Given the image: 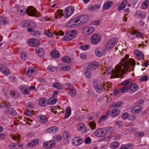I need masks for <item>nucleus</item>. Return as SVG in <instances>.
I'll list each match as a JSON object with an SVG mask.
<instances>
[{"label":"nucleus","mask_w":149,"mask_h":149,"mask_svg":"<svg viewBox=\"0 0 149 149\" xmlns=\"http://www.w3.org/2000/svg\"><path fill=\"white\" fill-rule=\"evenodd\" d=\"M121 65H118L116 66L114 70L112 68L109 67L106 69L105 71H107V74H111L113 78H118L119 77L120 74L123 71L121 68L122 66L127 70V71H130L131 70L130 66H133L135 65V62L134 60H128L126 58L122 59Z\"/></svg>","instance_id":"f257e3e1"},{"label":"nucleus","mask_w":149,"mask_h":149,"mask_svg":"<svg viewBox=\"0 0 149 149\" xmlns=\"http://www.w3.org/2000/svg\"><path fill=\"white\" fill-rule=\"evenodd\" d=\"M113 131L112 127L108 128H99L94 132V135L98 137L104 136L109 138L111 135Z\"/></svg>","instance_id":"f03ea898"},{"label":"nucleus","mask_w":149,"mask_h":149,"mask_svg":"<svg viewBox=\"0 0 149 149\" xmlns=\"http://www.w3.org/2000/svg\"><path fill=\"white\" fill-rule=\"evenodd\" d=\"M17 12L21 15L25 14L26 12L28 15L33 16L36 14L37 11L33 7H30L26 9L23 6H19L17 8Z\"/></svg>","instance_id":"7ed1b4c3"},{"label":"nucleus","mask_w":149,"mask_h":149,"mask_svg":"<svg viewBox=\"0 0 149 149\" xmlns=\"http://www.w3.org/2000/svg\"><path fill=\"white\" fill-rule=\"evenodd\" d=\"M77 31L74 30H70L65 33L63 39L65 41H68L74 39L76 36Z\"/></svg>","instance_id":"20e7f679"},{"label":"nucleus","mask_w":149,"mask_h":149,"mask_svg":"<svg viewBox=\"0 0 149 149\" xmlns=\"http://www.w3.org/2000/svg\"><path fill=\"white\" fill-rule=\"evenodd\" d=\"M117 39L116 38H112L109 40L105 45V49L107 51L111 49L116 45Z\"/></svg>","instance_id":"39448f33"},{"label":"nucleus","mask_w":149,"mask_h":149,"mask_svg":"<svg viewBox=\"0 0 149 149\" xmlns=\"http://www.w3.org/2000/svg\"><path fill=\"white\" fill-rule=\"evenodd\" d=\"M131 79H130L119 83L118 85H125L123 88L120 89L121 93H125L127 92L129 89V86L130 84V81Z\"/></svg>","instance_id":"423d86ee"},{"label":"nucleus","mask_w":149,"mask_h":149,"mask_svg":"<svg viewBox=\"0 0 149 149\" xmlns=\"http://www.w3.org/2000/svg\"><path fill=\"white\" fill-rule=\"evenodd\" d=\"M66 86L68 90V92L70 95L72 97L75 96L77 94L76 91L72 85L70 83L67 82L66 83Z\"/></svg>","instance_id":"0eeeda50"},{"label":"nucleus","mask_w":149,"mask_h":149,"mask_svg":"<svg viewBox=\"0 0 149 149\" xmlns=\"http://www.w3.org/2000/svg\"><path fill=\"white\" fill-rule=\"evenodd\" d=\"M101 37L100 35L97 33H94L92 36L91 38V42L93 44L96 45L100 41Z\"/></svg>","instance_id":"6e6552de"},{"label":"nucleus","mask_w":149,"mask_h":149,"mask_svg":"<svg viewBox=\"0 0 149 149\" xmlns=\"http://www.w3.org/2000/svg\"><path fill=\"white\" fill-rule=\"evenodd\" d=\"M120 112V111L119 109L114 108L111 111L108 110L107 111V114L110 115L111 117H114L119 114Z\"/></svg>","instance_id":"1a4fd4ad"},{"label":"nucleus","mask_w":149,"mask_h":149,"mask_svg":"<svg viewBox=\"0 0 149 149\" xmlns=\"http://www.w3.org/2000/svg\"><path fill=\"white\" fill-rule=\"evenodd\" d=\"M77 22L80 21L79 23L84 24L88 20V17L86 15H80L76 18Z\"/></svg>","instance_id":"9d476101"},{"label":"nucleus","mask_w":149,"mask_h":149,"mask_svg":"<svg viewBox=\"0 0 149 149\" xmlns=\"http://www.w3.org/2000/svg\"><path fill=\"white\" fill-rule=\"evenodd\" d=\"M56 145V143L54 140H51L49 141L44 142L43 143V147L49 149L54 147Z\"/></svg>","instance_id":"9b49d317"},{"label":"nucleus","mask_w":149,"mask_h":149,"mask_svg":"<svg viewBox=\"0 0 149 149\" xmlns=\"http://www.w3.org/2000/svg\"><path fill=\"white\" fill-rule=\"evenodd\" d=\"M19 88L20 91L24 95H28L30 93L28 87L26 85H21Z\"/></svg>","instance_id":"f8f14e48"},{"label":"nucleus","mask_w":149,"mask_h":149,"mask_svg":"<svg viewBox=\"0 0 149 149\" xmlns=\"http://www.w3.org/2000/svg\"><path fill=\"white\" fill-rule=\"evenodd\" d=\"M94 29V27L92 26L84 27L83 29L82 32L84 34L89 35L92 33Z\"/></svg>","instance_id":"ddd939ff"},{"label":"nucleus","mask_w":149,"mask_h":149,"mask_svg":"<svg viewBox=\"0 0 149 149\" xmlns=\"http://www.w3.org/2000/svg\"><path fill=\"white\" fill-rule=\"evenodd\" d=\"M39 41L37 40L30 38L27 40V44L29 46L32 47L37 46L39 44Z\"/></svg>","instance_id":"4468645a"},{"label":"nucleus","mask_w":149,"mask_h":149,"mask_svg":"<svg viewBox=\"0 0 149 149\" xmlns=\"http://www.w3.org/2000/svg\"><path fill=\"white\" fill-rule=\"evenodd\" d=\"M76 23H77L76 19L74 18L66 23V26L69 28H74L77 26V24H75Z\"/></svg>","instance_id":"2eb2a0df"},{"label":"nucleus","mask_w":149,"mask_h":149,"mask_svg":"<svg viewBox=\"0 0 149 149\" xmlns=\"http://www.w3.org/2000/svg\"><path fill=\"white\" fill-rule=\"evenodd\" d=\"M37 73L36 69L33 67H29L28 68L26 75L29 77H30L32 75Z\"/></svg>","instance_id":"dca6fc26"},{"label":"nucleus","mask_w":149,"mask_h":149,"mask_svg":"<svg viewBox=\"0 0 149 149\" xmlns=\"http://www.w3.org/2000/svg\"><path fill=\"white\" fill-rule=\"evenodd\" d=\"M74 11V8L72 6H69L67 7L65 9V13L68 17L70 16L73 13Z\"/></svg>","instance_id":"f3484780"},{"label":"nucleus","mask_w":149,"mask_h":149,"mask_svg":"<svg viewBox=\"0 0 149 149\" xmlns=\"http://www.w3.org/2000/svg\"><path fill=\"white\" fill-rule=\"evenodd\" d=\"M84 141L83 138L76 137L74 138L72 141V143L75 146H79Z\"/></svg>","instance_id":"a211bd4d"},{"label":"nucleus","mask_w":149,"mask_h":149,"mask_svg":"<svg viewBox=\"0 0 149 149\" xmlns=\"http://www.w3.org/2000/svg\"><path fill=\"white\" fill-rule=\"evenodd\" d=\"M142 109V108L141 106L137 105L132 107L130 110L131 112L132 113H138L141 112Z\"/></svg>","instance_id":"6ab92c4d"},{"label":"nucleus","mask_w":149,"mask_h":149,"mask_svg":"<svg viewBox=\"0 0 149 149\" xmlns=\"http://www.w3.org/2000/svg\"><path fill=\"white\" fill-rule=\"evenodd\" d=\"M35 51L39 56L43 57L44 56L45 52L43 48L37 47L36 48Z\"/></svg>","instance_id":"aec40b11"},{"label":"nucleus","mask_w":149,"mask_h":149,"mask_svg":"<svg viewBox=\"0 0 149 149\" xmlns=\"http://www.w3.org/2000/svg\"><path fill=\"white\" fill-rule=\"evenodd\" d=\"M95 54L98 57H100L103 56L105 53V51L103 48H99L95 51Z\"/></svg>","instance_id":"412c9836"},{"label":"nucleus","mask_w":149,"mask_h":149,"mask_svg":"<svg viewBox=\"0 0 149 149\" xmlns=\"http://www.w3.org/2000/svg\"><path fill=\"white\" fill-rule=\"evenodd\" d=\"M134 53L136 55V58L137 59L141 60L144 59L143 54L141 52L138 50H136L134 51Z\"/></svg>","instance_id":"4be33fe9"},{"label":"nucleus","mask_w":149,"mask_h":149,"mask_svg":"<svg viewBox=\"0 0 149 149\" xmlns=\"http://www.w3.org/2000/svg\"><path fill=\"white\" fill-rule=\"evenodd\" d=\"M138 85L135 83L132 84L130 81V84L129 86V90L131 91L134 92L138 89Z\"/></svg>","instance_id":"5701e85b"},{"label":"nucleus","mask_w":149,"mask_h":149,"mask_svg":"<svg viewBox=\"0 0 149 149\" xmlns=\"http://www.w3.org/2000/svg\"><path fill=\"white\" fill-rule=\"evenodd\" d=\"M98 63L97 62H92L87 67V68L88 70H93L96 69L98 66Z\"/></svg>","instance_id":"b1692460"},{"label":"nucleus","mask_w":149,"mask_h":149,"mask_svg":"<svg viewBox=\"0 0 149 149\" xmlns=\"http://www.w3.org/2000/svg\"><path fill=\"white\" fill-rule=\"evenodd\" d=\"M38 119L41 123H46L48 120L47 118L44 115L40 114L37 116Z\"/></svg>","instance_id":"393cba45"},{"label":"nucleus","mask_w":149,"mask_h":149,"mask_svg":"<svg viewBox=\"0 0 149 149\" xmlns=\"http://www.w3.org/2000/svg\"><path fill=\"white\" fill-rule=\"evenodd\" d=\"M0 71H1L2 73L6 75H9L10 74L8 69L1 65H0Z\"/></svg>","instance_id":"a878e982"},{"label":"nucleus","mask_w":149,"mask_h":149,"mask_svg":"<svg viewBox=\"0 0 149 149\" xmlns=\"http://www.w3.org/2000/svg\"><path fill=\"white\" fill-rule=\"evenodd\" d=\"M59 68L62 70L66 71L70 70L71 67L68 65H66L63 63H61L59 65Z\"/></svg>","instance_id":"bb28decb"},{"label":"nucleus","mask_w":149,"mask_h":149,"mask_svg":"<svg viewBox=\"0 0 149 149\" xmlns=\"http://www.w3.org/2000/svg\"><path fill=\"white\" fill-rule=\"evenodd\" d=\"M9 20L5 17L0 16V25H5L8 24Z\"/></svg>","instance_id":"cd10ccee"},{"label":"nucleus","mask_w":149,"mask_h":149,"mask_svg":"<svg viewBox=\"0 0 149 149\" xmlns=\"http://www.w3.org/2000/svg\"><path fill=\"white\" fill-rule=\"evenodd\" d=\"M113 3L111 1H107L104 4L103 8L105 10H107L110 8L113 5Z\"/></svg>","instance_id":"c85d7f7f"},{"label":"nucleus","mask_w":149,"mask_h":149,"mask_svg":"<svg viewBox=\"0 0 149 149\" xmlns=\"http://www.w3.org/2000/svg\"><path fill=\"white\" fill-rule=\"evenodd\" d=\"M77 129L79 131H82L83 133L86 132L85 125L83 123L79 124L77 126Z\"/></svg>","instance_id":"c756f323"},{"label":"nucleus","mask_w":149,"mask_h":149,"mask_svg":"<svg viewBox=\"0 0 149 149\" xmlns=\"http://www.w3.org/2000/svg\"><path fill=\"white\" fill-rule=\"evenodd\" d=\"M48 103V100L46 99L43 98L40 99L38 102L39 104L42 107L47 106Z\"/></svg>","instance_id":"7c9ffc66"},{"label":"nucleus","mask_w":149,"mask_h":149,"mask_svg":"<svg viewBox=\"0 0 149 149\" xmlns=\"http://www.w3.org/2000/svg\"><path fill=\"white\" fill-rule=\"evenodd\" d=\"M61 61L66 63H70L73 61L72 58L68 56L63 57L61 59Z\"/></svg>","instance_id":"2f4dec72"},{"label":"nucleus","mask_w":149,"mask_h":149,"mask_svg":"<svg viewBox=\"0 0 149 149\" xmlns=\"http://www.w3.org/2000/svg\"><path fill=\"white\" fill-rule=\"evenodd\" d=\"M57 130V127L56 126H53L48 128L47 130V132L48 133H55L56 132Z\"/></svg>","instance_id":"473e14b6"},{"label":"nucleus","mask_w":149,"mask_h":149,"mask_svg":"<svg viewBox=\"0 0 149 149\" xmlns=\"http://www.w3.org/2000/svg\"><path fill=\"white\" fill-rule=\"evenodd\" d=\"M51 56L55 58H58L60 56L59 52L56 50H54L52 51L51 53Z\"/></svg>","instance_id":"72a5a7b5"},{"label":"nucleus","mask_w":149,"mask_h":149,"mask_svg":"<svg viewBox=\"0 0 149 149\" xmlns=\"http://www.w3.org/2000/svg\"><path fill=\"white\" fill-rule=\"evenodd\" d=\"M10 94L12 97L15 98L18 97L19 96V95L17 91L14 90L11 91L10 92Z\"/></svg>","instance_id":"f704fd0d"},{"label":"nucleus","mask_w":149,"mask_h":149,"mask_svg":"<svg viewBox=\"0 0 149 149\" xmlns=\"http://www.w3.org/2000/svg\"><path fill=\"white\" fill-rule=\"evenodd\" d=\"M6 113L8 114H10L13 115H15L17 114L16 111L13 108H10L7 109Z\"/></svg>","instance_id":"c9c22d12"},{"label":"nucleus","mask_w":149,"mask_h":149,"mask_svg":"<svg viewBox=\"0 0 149 149\" xmlns=\"http://www.w3.org/2000/svg\"><path fill=\"white\" fill-rule=\"evenodd\" d=\"M53 87L59 89H62L63 88V86L60 83L56 82L54 83L52 85Z\"/></svg>","instance_id":"e433bc0d"},{"label":"nucleus","mask_w":149,"mask_h":149,"mask_svg":"<svg viewBox=\"0 0 149 149\" xmlns=\"http://www.w3.org/2000/svg\"><path fill=\"white\" fill-rule=\"evenodd\" d=\"M100 6L98 4H95L91 6L89 8V10L91 11H93L100 9Z\"/></svg>","instance_id":"4c0bfd02"},{"label":"nucleus","mask_w":149,"mask_h":149,"mask_svg":"<svg viewBox=\"0 0 149 149\" xmlns=\"http://www.w3.org/2000/svg\"><path fill=\"white\" fill-rule=\"evenodd\" d=\"M123 103L122 102H116L113 104L112 105V107L113 108H119L122 107L123 105Z\"/></svg>","instance_id":"58836bf2"},{"label":"nucleus","mask_w":149,"mask_h":149,"mask_svg":"<svg viewBox=\"0 0 149 149\" xmlns=\"http://www.w3.org/2000/svg\"><path fill=\"white\" fill-rule=\"evenodd\" d=\"M109 114H107V112L106 115H104L101 116L98 120V123L99 124H100L102 122L108 118L109 117Z\"/></svg>","instance_id":"ea45409f"},{"label":"nucleus","mask_w":149,"mask_h":149,"mask_svg":"<svg viewBox=\"0 0 149 149\" xmlns=\"http://www.w3.org/2000/svg\"><path fill=\"white\" fill-rule=\"evenodd\" d=\"M127 3L126 0L123 1L119 6L118 10L120 11L125 8V6Z\"/></svg>","instance_id":"a19ab883"},{"label":"nucleus","mask_w":149,"mask_h":149,"mask_svg":"<svg viewBox=\"0 0 149 149\" xmlns=\"http://www.w3.org/2000/svg\"><path fill=\"white\" fill-rule=\"evenodd\" d=\"M119 145V143L117 142H113L110 144V147L112 149H115L118 147Z\"/></svg>","instance_id":"79ce46f5"},{"label":"nucleus","mask_w":149,"mask_h":149,"mask_svg":"<svg viewBox=\"0 0 149 149\" xmlns=\"http://www.w3.org/2000/svg\"><path fill=\"white\" fill-rule=\"evenodd\" d=\"M84 75L87 78H90L91 75V71L87 68V70L85 71Z\"/></svg>","instance_id":"37998d69"},{"label":"nucleus","mask_w":149,"mask_h":149,"mask_svg":"<svg viewBox=\"0 0 149 149\" xmlns=\"http://www.w3.org/2000/svg\"><path fill=\"white\" fill-rule=\"evenodd\" d=\"M29 21L27 20L23 21L21 22V24L22 27L24 28H27L28 27Z\"/></svg>","instance_id":"c03bdc74"},{"label":"nucleus","mask_w":149,"mask_h":149,"mask_svg":"<svg viewBox=\"0 0 149 149\" xmlns=\"http://www.w3.org/2000/svg\"><path fill=\"white\" fill-rule=\"evenodd\" d=\"M47 69L48 71L50 72H55L57 70V67H54L52 65L49 66L47 68Z\"/></svg>","instance_id":"a18cd8bd"},{"label":"nucleus","mask_w":149,"mask_h":149,"mask_svg":"<svg viewBox=\"0 0 149 149\" xmlns=\"http://www.w3.org/2000/svg\"><path fill=\"white\" fill-rule=\"evenodd\" d=\"M137 33V32H136V31H132L129 33L128 36L130 38L131 40H132L134 38V35L136 34Z\"/></svg>","instance_id":"49530a36"},{"label":"nucleus","mask_w":149,"mask_h":149,"mask_svg":"<svg viewBox=\"0 0 149 149\" xmlns=\"http://www.w3.org/2000/svg\"><path fill=\"white\" fill-rule=\"evenodd\" d=\"M48 103L50 105H53L56 102V100L55 98H50L48 101Z\"/></svg>","instance_id":"de8ad7c7"},{"label":"nucleus","mask_w":149,"mask_h":149,"mask_svg":"<svg viewBox=\"0 0 149 149\" xmlns=\"http://www.w3.org/2000/svg\"><path fill=\"white\" fill-rule=\"evenodd\" d=\"M28 27L34 29L36 28V23L33 21H29Z\"/></svg>","instance_id":"09e8293b"},{"label":"nucleus","mask_w":149,"mask_h":149,"mask_svg":"<svg viewBox=\"0 0 149 149\" xmlns=\"http://www.w3.org/2000/svg\"><path fill=\"white\" fill-rule=\"evenodd\" d=\"M93 84L94 87L98 86H102L101 82L100 80H95Z\"/></svg>","instance_id":"8fccbe9b"},{"label":"nucleus","mask_w":149,"mask_h":149,"mask_svg":"<svg viewBox=\"0 0 149 149\" xmlns=\"http://www.w3.org/2000/svg\"><path fill=\"white\" fill-rule=\"evenodd\" d=\"M136 13L141 18H145L146 17V14L143 12L138 11Z\"/></svg>","instance_id":"3c124183"},{"label":"nucleus","mask_w":149,"mask_h":149,"mask_svg":"<svg viewBox=\"0 0 149 149\" xmlns=\"http://www.w3.org/2000/svg\"><path fill=\"white\" fill-rule=\"evenodd\" d=\"M89 126L91 130H94L96 128V123L94 122H90L88 123Z\"/></svg>","instance_id":"603ef678"},{"label":"nucleus","mask_w":149,"mask_h":149,"mask_svg":"<svg viewBox=\"0 0 149 149\" xmlns=\"http://www.w3.org/2000/svg\"><path fill=\"white\" fill-rule=\"evenodd\" d=\"M21 58L23 61L25 60V59L28 57L27 55H26V53L24 52L22 53L21 55Z\"/></svg>","instance_id":"864d4df0"},{"label":"nucleus","mask_w":149,"mask_h":149,"mask_svg":"<svg viewBox=\"0 0 149 149\" xmlns=\"http://www.w3.org/2000/svg\"><path fill=\"white\" fill-rule=\"evenodd\" d=\"M148 1L146 0L144 1L142 4L141 7L143 9H146L148 6Z\"/></svg>","instance_id":"5fc2aeb1"},{"label":"nucleus","mask_w":149,"mask_h":149,"mask_svg":"<svg viewBox=\"0 0 149 149\" xmlns=\"http://www.w3.org/2000/svg\"><path fill=\"white\" fill-rule=\"evenodd\" d=\"M94 88L96 92L98 93H100L103 88L102 86H97Z\"/></svg>","instance_id":"6e6d98bb"},{"label":"nucleus","mask_w":149,"mask_h":149,"mask_svg":"<svg viewBox=\"0 0 149 149\" xmlns=\"http://www.w3.org/2000/svg\"><path fill=\"white\" fill-rule=\"evenodd\" d=\"M120 89L115 88L113 89V94L116 95L121 93Z\"/></svg>","instance_id":"4d7b16f0"},{"label":"nucleus","mask_w":149,"mask_h":149,"mask_svg":"<svg viewBox=\"0 0 149 149\" xmlns=\"http://www.w3.org/2000/svg\"><path fill=\"white\" fill-rule=\"evenodd\" d=\"M148 80V76L147 75H145L144 76L141 77L139 80L141 81H146Z\"/></svg>","instance_id":"13d9d810"},{"label":"nucleus","mask_w":149,"mask_h":149,"mask_svg":"<svg viewBox=\"0 0 149 149\" xmlns=\"http://www.w3.org/2000/svg\"><path fill=\"white\" fill-rule=\"evenodd\" d=\"M54 138L56 141L58 142L61 140L62 137L60 135H57L55 136Z\"/></svg>","instance_id":"bf43d9fd"},{"label":"nucleus","mask_w":149,"mask_h":149,"mask_svg":"<svg viewBox=\"0 0 149 149\" xmlns=\"http://www.w3.org/2000/svg\"><path fill=\"white\" fill-rule=\"evenodd\" d=\"M89 46L88 45H81L80 47L81 49L83 50H86L89 48Z\"/></svg>","instance_id":"052dcab7"},{"label":"nucleus","mask_w":149,"mask_h":149,"mask_svg":"<svg viewBox=\"0 0 149 149\" xmlns=\"http://www.w3.org/2000/svg\"><path fill=\"white\" fill-rule=\"evenodd\" d=\"M27 104L26 106L29 109H32L34 107V105L31 102H29L27 103Z\"/></svg>","instance_id":"680f3d73"},{"label":"nucleus","mask_w":149,"mask_h":149,"mask_svg":"<svg viewBox=\"0 0 149 149\" xmlns=\"http://www.w3.org/2000/svg\"><path fill=\"white\" fill-rule=\"evenodd\" d=\"M91 140L89 137H86L85 140V143L86 144H89L91 143Z\"/></svg>","instance_id":"e2e57ef3"},{"label":"nucleus","mask_w":149,"mask_h":149,"mask_svg":"<svg viewBox=\"0 0 149 149\" xmlns=\"http://www.w3.org/2000/svg\"><path fill=\"white\" fill-rule=\"evenodd\" d=\"M44 33L46 36L52 38L53 36V35L52 34V33L49 32L47 31H45Z\"/></svg>","instance_id":"0e129e2a"},{"label":"nucleus","mask_w":149,"mask_h":149,"mask_svg":"<svg viewBox=\"0 0 149 149\" xmlns=\"http://www.w3.org/2000/svg\"><path fill=\"white\" fill-rule=\"evenodd\" d=\"M64 33L62 31L60 30L58 32H55V35L58 36H62L64 35Z\"/></svg>","instance_id":"69168bd1"},{"label":"nucleus","mask_w":149,"mask_h":149,"mask_svg":"<svg viewBox=\"0 0 149 149\" xmlns=\"http://www.w3.org/2000/svg\"><path fill=\"white\" fill-rule=\"evenodd\" d=\"M129 116V114L128 113L125 112L122 114V117L124 119H125L128 118Z\"/></svg>","instance_id":"338daca9"},{"label":"nucleus","mask_w":149,"mask_h":149,"mask_svg":"<svg viewBox=\"0 0 149 149\" xmlns=\"http://www.w3.org/2000/svg\"><path fill=\"white\" fill-rule=\"evenodd\" d=\"M6 135L5 133H0V139L3 140L5 139Z\"/></svg>","instance_id":"774afa93"}]
</instances>
